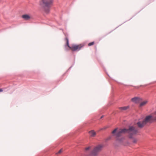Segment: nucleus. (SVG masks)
Instances as JSON below:
<instances>
[{
    "mask_svg": "<svg viewBox=\"0 0 156 156\" xmlns=\"http://www.w3.org/2000/svg\"><path fill=\"white\" fill-rule=\"evenodd\" d=\"M131 101L135 104L139 103L141 100V99L138 97H135L131 99Z\"/></svg>",
    "mask_w": 156,
    "mask_h": 156,
    "instance_id": "nucleus-7",
    "label": "nucleus"
},
{
    "mask_svg": "<svg viewBox=\"0 0 156 156\" xmlns=\"http://www.w3.org/2000/svg\"><path fill=\"white\" fill-rule=\"evenodd\" d=\"M127 129H120L119 131L117 132V133L115 135L116 137H118L121 136L122 133H125L126 132Z\"/></svg>",
    "mask_w": 156,
    "mask_h": 156,
    "instance_id": "nucleus-6",
    "label": "nucleus"
},
{
    "mask_svg": "<svg viewBox=\"0 0 156 156\" xmlns=\"http://www.w3.org/2000/svg\"><path fill=\"white\" fill-rule=\"evenodd\" d=\"M154 120H156V111L151 115L146 116L142 121L138 122L137 124L139 128H142L147 123L152 122Z\"/></svg>",
    "mask_w": 156,
    "mask_h": 156,
    "instance_id": "nucleus-1",
    "label": "nucleus"
},
{
    "mask_svg": "<svg viewBox=\"0 0 156 156\" xmlns=\"http://www.w3.org/2000/svg\"><path fill=\"white\" fill-rule=\"evenodd\" d=\"M90 148V147H88L85 148V149L86 151H87Z\"/></svg>",
    "mask_w": 156,
    "mask_h": 156,
    "instance_id": "nucleus-17",
    "label": "nucleus"
},
{
    "mask_svg": "<svg viewBox=\"0 0 156 156\" xmlns=\"http://www.w3.org/2000/svg\"><path fill=\"white\" fill-rule=\"evenodd\" d=\"M126 133H127L130 134L129 138H132V136L137 133H138V131L136 127L131 126L128 129H127Z\"/></svg>",
    "mask_w": 156,
    "mask_h": 156,
    "instance_id": "nucleus-3",
    "label": "nucleus"
},
{
    "mask_svg": "<svg viewBox=\"0 0 156 156\" xmlns=\"http://www.w3.org/2000/svg\"><path fill=\"white\" fill-rule=\"evenodd\" d=\"M103 117V116H102L101 117V119H102Z\"/></svg>",
    "mask_w": 156,
    "mask_h": 156,
    "instance_id": "nucleus-19",
    "label": "nucleus"
},
{
    "mask_svg": "<svg viewBox=\"0 0 156 156\" xmlns=\"http://www.w3.org/2000/svg\"><path fill=\"white\" fill-rule=\"evenodd\" d=\"M117 128H116L115 129H114L112 132V134H114L117 131Z\"/></svg>",
    "mask_w": 156,
    "mask_h": 156,
    "instance_id": "nucleus-14",
    "label": "nucleus"
},
{
    "mask_svg": "<svg viewBox=\"0 0 156 156\" xmlns=\"http://www.w3.org/2000/svg\"><path fill=\"white\" fill-rule=\"evenodd\" d=\"M129 108V106L120 107L119 109L122 110H126Z\"/></svg>",
    "mask_w": 156,
    "mask_h": 156,
    "instance_id": "nucleus-11",
    "label": "nucleus"
},
{
    "mask_svg": "<svg viewBox=\"0 0 156 156\" xmlns=\"http://www.w3.org/2000/svg\"><path fill=\"white\" fill-rule=\"evenodd\" d=\"M22 17L25 20H29L32 18L31 15L27 14H24L22 15Z\"/></svg>",
    "mask_w": 156,
    "mask_h": 156,
    "instance_id": "nucleus-8",
    "label": "nucleus"
},
{
    "mask_svg": "<svg viewBox=\"0 0 156 156\" xmlns=\"http://www.w3.org/2000/svg\"><path fill=\"white\" fill-rule=\"evenodd\" d=\"M3 91V90L2 89H0V92H2Z\"/></svg>",
    "mask_w": 156,
    "mask_h": 156,
    "instance_id": "nucleus-18",
    "label": "nucleus"
},
{
    "mask_svg": "<svg viewBox=\"0 0 156 156\" xmlns=\"http://www.w3.org/2000/svg\"><path fill=\"white\" fill-rule=\"evenodd\" d=\"M94 44V42H92L89 43L88 44V45L89 46H90L91 45H93Z\"/></svg>",
    "mask_w": 156,
    "mask_h": 156,
    "instance_id": "nucleus-13",
    "label": "nucleus"
},
{
    "mask_svg": "<svg viewBox=\"0 0 156 156\" xmlns=\"http://www.w3.org/2000/svg\"><path fill=\"white\" fill-rule=\"evenodd\" d=\"M89 133L91 136L94 137L96 135L95 132L93 130L90 131Z\"/></svg>",
    "mask_w": 156,
    "mask_h": 156,
    "instance_id": "nucleus-10",
    "label": "nucleus"
},
{
    "mask_svg": "<svg viewBox=\"0 0 156 156\" xmlns=\"http://www.w3.org/2000/svg\"><path fill=\"white\" fill-rule=\"evenodd\" d=\"M66 45L70 49L71 47H70L69 45V40L67 37L66 38Z\"/></svg>",
    "mask_w": 156,
    "mask_h": 156,
    "instance_id": "nucleus-12",
    "label": "nucleus"
},
{
    "mask_svg": "<svg viewBox=\"0 0 156 156\" xmlns=\"http://www.w3.org/2000/svg\"><path fill=\"white\" fill-rule=\"evenodd\" d=\"M62 151V149H60L56 154H60Z\"/></svg>",
    "mask_w": 156,
    "mask_h": 156,
    "instance_id": "nucleus-16",
    "label": "nucleus"
},
{
    "mask_svg": "<svg viewBox=\"0 0 156 156\" xmlns=\"http://www.w3.org/2000/svg\"><path fill=\"white\" fill-rule=\"evenodd\" d=\"M83 45L82 44L78 45H73L70 48V49L72 51L79 50Z\"/></svg>",
    "mask_w": 156,
    "mask_h": 156,
    "instance_id": "nucleus-5",
    "label": "nucleus"
},
{
    "mask_svg": "<svg viewBox=\"0 0 156 156\" xmlns=\"http://www.w3.org/2000/svg\"><path fill=\"white\" fill-rule=\"evenodd\" d=\"M53 2L54 0H41L40 5L42 10L46 13H49Z\"/></svg>",
    "mask_w": 156,
    "mask_h": 156,
    "instance_id": "nucleus-2",
    "label": "nucleus"
},
{
    "mask_svg": "<svg viewBox=\"0 0 156 156\" xmlns=\"http://www.w3.org/2000/svg\"><path fill=\"white\" fill-rule=\"evenodd\" d=\"M102 149V146L101 145H99L94 148L92 152V154L94 156H96L98 153Z\"/></svg>",
    "mask_w": 156,
    "mask_h": 156,
    "instance_id": "nucleus-4",
    "label": "nucleus"
},
{
    "mask_svg": "<svg viewBox=\"0 0 156 156\" xmlns=\"http://www.w3.org/2000/svg\"><path fill=\"white\" fill-rule=\"evenodd\" d=\"M148 102L147 100H145L140 103L139 105V107H141L145 105Z\"/></svg>",
    "mask_w": 156,
    "mask_h": 156,
    "instance_id": "nucleus-9",
    "label": "nucleus"
},
{
    "mask_svg": "<svg viewBox=\"0 0 156 156\" xmlns=\"http://www.w3.org/2000/svg\"><path fill=\"white\" fill-rule=\"evenodd\" d=\"M137 141V140L136 139H134L133 140V142L134 143H136Z\"/></svg>",
    "mask_w": 156,
    "mask_h": 156,
    "instance_id": "nucleus-15",
    "label": "nucleus"
}]
</instances>
